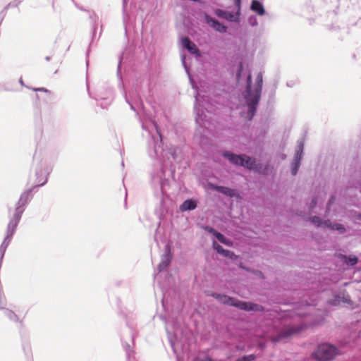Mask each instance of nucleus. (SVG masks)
<instances>
[{"label": "nucleus", "mask_w": 361, "mask_h": 361, "mask_svg": "<svg viewBox=\"0 0 361 361\" xmlns=\"http://www.w3.org/2000/svg\"><path fill=\"white\" fill-rule=\"evenodd\" d=\"M212 188L231 197H234L235 195V190L233 189H231L229 188L214 185L212 186Z\"/></svg>", "instance_id": "obj_10"}, {"label": "nucleus", "mask_w": 361, "mask_h": 361, "mask_svg": "<svg viewBox=\"0 0 361 361\" xmlns=\"http://www.w3.org/2000/svg\"><path fill=\"white\" fill-rule=\"evenodd\" d=\"M46 182H47V178L44 180V181H43L42 183L38 184L37 185H38V186H39V185H44Z\"/></svg>", "instance_id": "obj_27"}, {"label": "nucleus", "mask_w": 361, "mask_h": 361, "mask_svg": "<svg viewBox=\"0 0 361 361\" xmlns=\"http://www.w3.org/2000/svg\"><path fill=\"white\" fill-rule=\"evenodd\" d=\"M31 197L30 191L27 190L24 192L20 197L16 208L11 211V218L8 224L7 238H11L13 235L15 230L20 221L22 214L25 210V207L27 204Z\"/></svg>", "instance_id": "obj_2"}, {"label": "nucleus", "mask_w": 361, "mask_h": 361, "mask_svg": "<svg viewBox=\"0 0 361 361\" xmlns=\"http://www.w3.org/2000/svg\"><path fill=\"white\" fill-rule=\"evenodd\" d=\"M223 155L235 165L242 166L249 169H257L255 159L247 155H237L229 152H224Z\"/></svg>", "instance_id": "obj_5"}, {"label": "nucleus", "mask_w": 361, "mask_h": 361, "mask_svg": "<svg viewBox=\"0 0 361 361\" xmlns=\"http://www.w3.org/2000/svg\"><path fill=\"white\" fill-rule=\"evenodd\" d=\"M331 228L332 229L338 230L341 233H343L345 231L344 226L341 224H335Z\"/></svg>", "instance_id": "obj_20"}, {"label": "nucleus", "mask_w": 361, "mask_h": 361, "mask_svg": "<svg viewBox=\"0 0 361 361\" xmlns=\"http://www.w3.org/2000/svg\"><path fill=\"white\" fill-rule=\"evenodd\" d=\"M6 314L11 320H13V321H18V320L16 314H15L14 312L11 311V310L6 311Z\"/></svg>", "instance_id": "obj_19"}, {"label": "nucleus", "mask_w": 361, "mask_h": 361, "mask_svg": "<svg viewBox=\"0 0 361 361\" xmlns=\"http://www.w3.org/2000/svg\"><path fill=\"white\" fill-rule=\"evenodd\" d=\"M215 13L218 16L221 17V18H224L226 19L231 20L233 18V14H231L230 13H227V12L224 11L220 10V9H217Z\"/></svg>", "instance_id": "obj_14"}, {"label": "nucleus", "mask_w": 361, "mask_h": 361, "mask_svg": "<svg viewBox=\"0 0 361 361\" xmlns=\"http://www.w3.org/2000/svg\"><path fill=\"white\" fill-rule=\"evenodd\" d=\"M204 229L209 233H212L214 236L216 235V233H218L216 230L209 226H206Z\"/></svg>", "instance_id": "obj_21"}, {"label": "nucleus", "mask_w": 361, "mask_h": 361, "mask_svg": "<svg viewBox=\"0 0 361 361\" xmlns=\"http://www.w3.org/2000/svg\"><path fill=\"white\" fill-rule=\"evenodd\" d=\"M210 295L217 299L220 302L224 305L233 306L242 310L255 312H262L264 310V307L260 305L255 304L250 302L241 301L226 295L212 293L210 294Z\"/></svg>", "instance_id": "obj_3"}, {"label": "nucleus", "mask_w": 361, "mask_h": 361, "mask_svg": "<svg viewBox=\"0 0 361 361\" xmlns=\"http://www.w3.org/2000/svg\"><path fill=\"white\" fill-rule=\"evenodd\" d=\"M197 207L196 202L192 200H187L183 202L180 205V209L181 211L192 210Z\"/></svg>", "instance_id": "obj_12"}, {"label": "nucleus", "mask_w": 361, "mask_h": 361, "mask_svg": "<svg viewBox=\"0 0 361 361\" xmlns=\"http://www.w3.org/2000/svg\"><path fill=\"white\" fill-rule=\"evenodd\" d=\"M37 90L45 91V92L47 91V90H44V88H39V89H37Z\"/></svg>", "instance_id": "obj_28"}, {"label": "nucleus", "mask_w": 361, "mask_h": 361, "mask_svg": "<svg viewBox=\"0 0 361 361\" xmlns=\"http://www.w3.org/2000/svg\"><path fill=\"white\" fill-rule=\"evenodd\" d=\"M337 354L338 350L335 346L323 343L318 346L312 356L315 361H331Z\"/></svg>", "instance_id": "obj_4"}, {"label": "nucleus", "mask_w": 361, "mask_h": 361, "mask_svg": "<svg viewBox=\"0 0 361 361\" xmlns=\"http://www.w3.org/2000/svg\"><path fill=\"white\" fill-rule=\"evenodd\" d=\"M262 82V74L259 73L256 78L255 87L252 91L251 90L252 76L250 74H249L247 76L245 99L246 104L248 107L247 116L249 119H252L255 114L257 106L261 97Z\"/></svg>", "instance_id": "obj_1"}, {"label": "nucleus", "mask_w": 361, "mask_h": 361, "mask_svg": "<svg viewBox=\"0 0 361 361\" xmlns=\"http://www.w3.org/2000/svg\"><path fill=\"white\" fill-rule=\"evenodd\" d=\"M242 69H243V64H242V63H240V64L239 71H238V74H237V77H238V78H240V73H241Z\"/></svg>", "instance_id": "obj_23"}, {"label": "nucleus", "mask_w": 361, "mask_h": 361, "mask_svg": "<svg viewBox=\"0 0 361 361\" xmlns=\"http://www.w3.org/2000/svg\"><path fill=\"white\" fill-rule=\"evenodd\" d=\"M334 200L335 198L334 197H331V199L329 200V202L328 203V209H329L330 204L334 202Z\"/></svg>", "instance_id": "obj_24"}, {"label": "nucleus", "mask_w": 361, "mask_h": 361, "mask_svg": "<svg viewBox=\"0 0 361 361\" xmlns=\"http://www.w3.org/2000/svg\"><path fill=\"white\" fill-rule=\"evenodd\" d=\"M169 252H171L170 249L169 250ZM165 257L166 259L161 262V263L159 265L160 267H166L171 262L172 255L171 253H169V255H166Z\"/></svg>", "instance_id": "obj_16"}, {"label": "nucleus", "mask_w": 361, "mask_h": 361, "mask_svg": "<svg viewBox=\"0 0 361 361\" xmlns=\"http://www.w3.org/2000/svg\"><path fill=\"white\" fill-rule=\"evenodd\" d=\"M182 46L188 49L191 54L200 56L201 53L197 46L188 37H185L181 39Z\"/></svg>", "instance_id": "obj_7"}, {"label": "nucleus", "mask_w": 361, "mask_h": 361, "mask_svg": "<svg viewBox=\"0 0 361 361\" xmlns=\"http://www.w3.org/2000/svg\"><path fill=\"white\" fill-rule=\"evenodd\" d=\"M207 22L209 24L211 27H212L215 30L219 32H226L227 27L224 25L221 24L216 20L209 18L208 16L206 17Z\"/></svg>", "instance_id": "obj_8"}, {"label": "nucleus", "mask_w": 361, "mask_h": 361, "mask_svg": "<svg viewBox=\"0 0 361 361\" xmlns=\"http://www.w3.org/2000/svg\"><path fill=\"white\" fill-rule=\"evenodd\" d=\"M251 9L260 16H263L265 13L262 4L257 0L252 1Z\"/></svg>", "instance_id": "obj_11"}, {"label": "nucleus", "mask_w": 361, "mask_h": 361, "mask_svg": "<svg viewBox=\"0 0 361 361\" xmlns=\"http://www.w3.org/2000/svg\"><path fill=\"white\" fill-rule=\"evenodd\" d=\"M234 1L235 5L240 7L241 0H234Z\"/></svg>", "instance_id": "obj_25"}, {"label": "nucleus", "mask_w": 361, "mask_h": 361, "mask_svg": "<svg viewBox=\"0 0 361 361\" xmlns=\"http://www.w3.org/2000/svg\"><path fill=\"white\" fill-rule=\"evenodd\" d=\"M312 223H314L317 226H322V225H324L325 227H330L331 226V224H330L329 221H322L321 220V219L319 217H318V216H314L312 219Z\"/></svg>", "instance_id": "obj_13"}, {"label": "nucleus", "mask_w": 361, "mask_h": 361, "mask_svg": "<svg viewBox=\"0 0 361 361\" xmlns=\"http://www.w3.org/2000/svg\"><path fill=\"white\" fill-rule=\"evenodd\" d=\"M303 328V326H284L277 336L271 338V341L274 343L285 341L300 332Z\"/></svg>", "instance_id": "obj_6"}, {"label": "nucleus", "mask_w": 361, "mask_h": 361, "mask_svg": "<svg viewBox=\"0 0 361 361\" xmlns=\"http://www.w3.org/2000/svg\"><path fill=\"white\" fill-rule=\"evenodd\" d=\"M312 207H314L317 204L316 200H313L312 202Z\"/></svg>", "instance_id": "obj_26"}, {"label": "nucleus", "mask_w": 361, "mask_h": 361, "mask_svg": "<svg viewBox=\"0 0 361 361\" xmlns=\"http://www.w3.org/2000/svg\"><path fill=\"white\" fill-rule=\"evenodd\" d=\"M255 359V355H244L242 357L238 359L236 361H252Z\"/></svg>", "instance_id": "obj_18"}, {"label": "nucleus", "mask_w": 361, "mask_h": 361, "mask_svg": "<svg viewBox=\"0 0 361 361\" xmlns=\"http://www.w3.org/2000/svg\"><path fill=\"white\" fill-rule=\"evenodd\" d=\"M344 258L345 259V262L347 264H350L351 266L355 265L357 263L358 259L355 256L349 257H344Z\"/></svg>", "instance_id": "obj_17"}, {"label": "nucleus", "mask_w": 361, "mask_h": 361, "mask_svg": "<svg viewBox=\"0 0 361 361\" xmlns=\"http://www.w3.org/2000/svg\"><path fill=\"white\" fill-rule=\"evenodd\" d=\"M298 166L296 165L295 166H294L293 169H292V173L293 175H295L296 173H297V171H298Z\"/></svg>", "instance_id": "obj_22"}, {"label": "nucleus", "mask_w": 361, "mask_h": 361, "mask_svg": "<svg viewBox=\"0 0 361 361\" xmlns=\"http://www.w3.org/2000/svg\"><path fill=\"white\" fill-rule=\"evenodd\" d=\"M212 246L218 253L223 255L226 257H229L231 259L235 257V255L233 252L224 249L223 247L219 245L216 241L213 242Z\"/></svg>", "instance_id": "obj_9"}, {"label": "nucleus", "mask_w": 361, "mask_h": 361, "mask_svg": "<svg viewBox=\"0 0 361 361\" xmlns=\"http://www.w3.org/2000/svg\"><path fill=\"white\" fill-rule=\"evenodd\" d=\"M357 219H360V220H361V214H359L357 215Z\"/></svg>", "instance_id": "obj_29"}, {"label": "nucleus", "mask_w": 361, "mask_h": 361, "mask_svg": "<svg viewBox=\"0 0 361 361\" xmlns=\"http://www.w3.org/2000/svg\"><path fill=\"white\" fill-rule=\"evenodd\" d=\"M215 237L218 239V240L219 242H221V243H223V244H224L226 245H231V244H232L231 242L229 240L226 239L224 236V235H222L221 233H220L219 232L216 233Z\"/></svg>", "instance_id": "obj_15"}]
</instances>
